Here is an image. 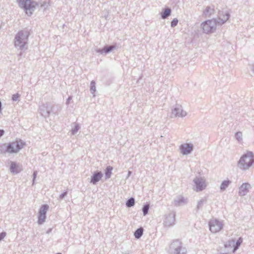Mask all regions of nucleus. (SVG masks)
<instances>
[{
    "label": "nucleus",
    "instance_id": "nucleus-18",
    "mask_svg": "<svg viewBox=\"0 0 254 254\" xmlns=\"http://www.w3.org/2000/svg\"><path fill=\"white\" fill-rule=\"evenodd\" d=\"M49 208V206L48 205H43L40 209L39 213H41L44 215H46L47 211Z\"/></svg>",
    "mask_w": 254,
    "mask_h": 254
},
{
    "label": "nucleus",
    "instance_id": "nucleus-26",
    "mask_svg": "<svg viewBox=\"0 0 254 254\" xmlns=\"http://www.w3.org/2000/svg\"><path fill=\"white\" fill-rule=\"evenodd\" d=\"M5 147L6 145L0 146V154L5 153L6 152V149L5 150L3 147Z\"/></svg>",
    "mask_w": 254,
    "mask_h": 254
},
{
    "label": "nucleus",
    "instance_id": "nucleus-12",
    "mask_svg": "<svg viewBox=\"0 0 254 254\" xmlns=\"http://www.w3.org/2000/svg\"><path fill=\"white\" fill-rule=\"evenodd\" d=\"M25 44V40L23 39L21 37L18 36L15 38V45L16 46L19 47L20 48H22L23 47Z\"/></svg>",
    "mask_w": 254,
    "mask_h": 254
},
{
    "label": "nucleus",
    "instance_id": "nucleus-31",
    "mask_svg": "<svg viewBox=\"0 0 254 254\" xmlns=\"http://www.w3.org/2000/svg\"><path fill=\"white\" fill-rule=\"evenodd\" d=\"M229 243H232L233 245H234V241L233 240L231 241H230L229 242Z\"/></svg>",
    "mask_w": 254,
    "mask_h": 254
},
{
    "label": "nucleus",
    "instance_id": "nucleus-24",
    "mask_svg": "<svg viewBox=\"0 0 254 254\" xmlns=\"http://www.w3.org/2000/svg\"><path fill=\"white\" fill-rule=\"evenodd\" d=\"M178 23V20L177 18H174L172 20L171 23V25L172 27H175Z\"/></svg>",
    "mask_w": 254,
    "mask_h": 254
},
{
    "label": "nucleus",
    "instance_id": "nucleus-16",
    "mask_svg": "<svg viewBox=\"0 0 254 254\" xmlns=\"http://www.w3.org/2000/svg\"><path fill=\"white\" fill-rule=\"evenodd\" d=\"M115 48V46H110L104 47L101 51L102 53H108Z\"/></svg>",
    "mask_w": 254,
    "mask_h": 254
},
{
    "label": "nucleus",
    "instance_id": "nucleus-23",
    "mask_svg": "<svg viewBox=\"0 0 254 254\" xmlns=\"http://www.w3.org/2000/svg\"><path fill=\"white\" fill-rule=\"evenodd\" d=\"M242 243V239L241 238H239V239L237 241L236 243V246L234 248L233 252H235L237 249L238 248V247L241 245V244Z\"/></svg>",
    "mask_w": 254,
    "mask_h": 254
},
{
    "label": "nucleus",
    "instance_id": "nucleus-10",
    "mask_svg": "<svg viewBox=\"0 0 254 254\" xmlns=\"http://www.w3.org/2000/svg\"><path fill=\"white\" fill-rule=\"evenodd\" d=\"M172 10L169 7H167L163 9L161 13V17L163 19H165L168 17L171 14Z\"/></svg>",
    "mask_w": 254,
    "mask_h": 254
},
{
    "label": "nucleus",
    "instance_id": "nucleus-5",
    "mask_svg": "<svg viewBox=\"0 0 254 254\" xmlns=\"http://www.w3.org/2000/svg\"><path fill=\"white\" fill-rule=\"evenodd\" d=\"M222 223L217 220H211L209 222V229L212 233H215L219 232L223 228Z\"/></svg>",
    "mask_w": 254,
    "mask_h": 254
},
{
    "label": "nucleus",
    "instance_id": "nucleus-15",
    "mask_svg": "<svg viewBox=\"0 0 254 254\" xmlns=\"http://www.w3.org/2000/svg\"><path fill=\"white\" fill-rule=\"evenodd\" d=\"M115 48V46H110L104 47L101 51L102 53H108Z\"/></svg>",
    "mask_w": 254,
    "mask_h": 254
},
{
    "label": "nucleus",
    "instance_id": "nucleus-32",
    "mask_svg": "<svg viewBox=\"0 0 254 254\" xmlns=\"http://www.w3.org/2000/svg\"><path fill=\"white\" fill-rule=\"evenodd\" d=\"M46 5V3H45L44 4H43L41 5V7H45V6Z\"/></svg>",
    "mask_w": 254,
    "mask_h": 254
},
{
    "label": "nucleus",
    "instance_id": "nucleus-13",
    "mask_svg": "<svg viewBox=\"0 0 254 254\" xmlns=\"http://www.w3.org/2000/svg\"><path fill=\"white\" fill-rule=\"evenodd\" d=\"M102 174L101 172L95 173L93 175L91 182L93 184H95L96 182H98L102 178Z\"/></svg>",
    "mask_w": 254,
    "mask_h": 254
},
{
    "label": "nucleus",
    "instance_id": "nucleus-28",
    "mask_svg": "<svg viewBox=\"0 0 254 254\" xmlns=\"http://www.w3.org/2000/svg\"><path fill=\"white\" fill-rule=\"evenodd\" d=\"M19 95L18 94H15V95H13V96H12V99L13 100H16L18 98H19Z\"/></svg>",
    "mask_w": 254,
    "mask_h": 254
},
{
    "label": "nucleus",
    "instance_id": "nucleus-30",
    "mask_svg": "<svg viewBox=\"0 0 254 254\" xmlns=\"http://www.w3.org/2000/svg\"><path fill=\"white\" fill-rule=\"evenodd\" d=\"M91 84H92V88H91L93 89V86H95V82H91Z\"/></svg>",
    "mask_w": 254,
    "mask_h": 254
},
{
    "label": "nucleus",
    "instance_id": "nucleus-19",
    "mask_svg": "<svg viewBox=\"0 0 254 254\" xmlns=\"http://www.w3.org/2000/svg\"><path fill=\"white\" fill-rule=\"evenodd\" d=\"M112 170H113V168L110 166H108L106 168L105 174H106V176L107 178H109L111 177Z\"/></svg>",
    "mask_w": 254,
    "mask_h": 254
},
{
    "label": "nucleus",
    "instance_id": "nucleus-9",
    "mask_svg": "<svg viewBox=\"0 0 254 254\" xmlns=\"http://www.w3.org/2000/svg\"><path fill=\"white\" fill-rule=\"evenodd\" d=\"M181 149L182 152L184 154H187L191 151L192 149V146L189 144H185L181 146Z\"/></svg>",
    "mask_w": 254,
    "mask_h": 254
},
{
    "label": "nucleus",
    "instance_id": "nucleus-21",
    "mask_svg": "<svg viewBox=\"0 0 254 254\" xmlns=\"http://www.w3.org/2000/svg\"><path fill=\"white\" fill-rule=\"evenodd\" d=\"M134 204V200L133 198H129L127 202L126 205L127 207H131Z\"/></svg>",
    "mask_w": 254,
    "mask_h": 254
},
{
    "label": "nucleus",
    "instance_id": "nucleus-1",
    "mask_svg": "<svg viewBox=\"0 0 254 254\" xmlns=\"http://www.w3.org/2000/svg\"><path fill=\"white\" fill-rule=\"evenodd\" d=\"M17 2L28 16H31L38 5V3L33 0H17Z\"/></svg>",
    "mask_w": 254,
    "mask_h": 254
},
{
    "label": "nucleus",
    "instance_id": "nucleus-27",
    "mask_svg": "<svg viewBox=\"0 0 254 254\" xmlns=\"http://www.w3.org/2000/svg\"><path fill=\"white\" fill-rule=\"evenodd\" d=\"M6 236V233L4 232H2L0 233V241L2 240L4 237Z\"/></svg>",
    "mask_w": 254,
    "mask_h": 254
},
{
    "label": "nucleus",
    "instance_id": "nucleus-3",
    "mask_svg": "<svg viewBox=\"0 0 254 254\" xmlns=\"http://www.w3.org/2000/svg\"><path fill=\"white\" fill-rule=\"evenodd\" d=\"M25 144L21 140H16L6 145V152L16 153L23 148Z\"/></svg>",
    "mask_w": 254,
    "mask_h": 254
},
{
    "label": "nucleus",
    "instance_id": "nucleus-17",
    "mask_svg": "<svg viewBox=\"0 0 254 254\" xmlns=\"http://www.w3.org/2000/svg\"><path fill=\"white\" fill-rule=\"evenodd\" d=\"M143 234V229L139 228L134 233V236L136 238H139Z\"/></svg>",
    "mask_w": 254,
    "mask_h": 254
},
{
    "label": "nucleus",
    "instance_id": "nucleus-7",
    "mask_svg": "<svg viewBox=\"0 0 254 254\" xmlns=\"http://www.w3.org/2000/svg\"><path fill=\"white\" fill-rule=\"evenodd\" d=\"M194 183L196 185V190L197 191L203 190L206 186L205 182L202 179H196Z\"/></svg>",
    "mask_w": 254,
    "mask_h": 254
},
{
    "label": "nucleus",
    "instance_id": "nucleus-22",
    "mask_svg": "<svg viewBox=\"0 0 254 254\" xmlns=\"http://www.w3.org/2000/svg\"><path fill=\"white\" fill-rule=\"evenodd\" d=\"M46 219V215L39 213V223H42L43 222H44L45 220Z\"/></svg>",
    "mask_w": 254,
    "mask_h": 254
},
{
    "label": "nucleus",
    "instance_id": "nucleus-20",
    "mask_svg": "<svg viewBox=\"0 0 254 254\" xmlns=\"http://www.w3.org/2000/svg\"><path fill=\"white\" fill-rule=\"evenodd\" d=\"M230 184V182L229 181H225L222 182L221 185V190H224L226 188L228 187L229 185Z\"/></svg>",
    "mask_w": 254,
    "mask_h": 254
},
{
    "label": "nucleus",
    "instance_id": "nucleus-6",
    "mask_svg": "<svg viewBox=\"0 0 254 254\" xmlns=\"http://www.w3.org/2000/svg\"><path fill=\"white\" fill-rule=\"evenodd\" d=\"M230 16V13L227 11H219L218 12V20H217V24L219 25L225 23L229 18Z\"/></svg>",
    "mask_w": 254,
    "mask_h": 254
},
{
    "label": "nucleus",
    "instance_id": "nucleus-25",
    "mask_svg": "<svg viewBox=\"0 0 254 254\" xmlns=\"http://www.w3.org/2000/svg\"><path fill=\"white\" fill-rule=\"evenodd\" d=\"M149 208V205H146L143 207V212L144 215H145L146 214H147Z\"/></svg>",
    "mask_w": 254,
    "mask_h": 254
},
{
    "label": "nucleus",
    "instance_id": "nucleus-8",
    "mask_svg": "<svg viewBox=\"0 0 254 254\" xmlns=\"http://www.w3.org/2000/svg\"><path fill=\"white\" fill-rule=\"evenodd\" d=\"M250 185L248 183L243 184L239 188V193L241 195H245L249 191Z\"/></svg>",
    "mask_w": 254,
    "mask_h": 254
},
{
    "label": "nucleus",
    "instance_id": "nucleus-11",
    "mask_svg": "<svg viewBox=\"0 0 254 254\" xmlns=\"http://www.w3.org/2000/svg\"><path fill=\"white\" fill-rule=\"evenodd\" d=\"M214 7L207 6L203 11V14L205 17H210L214 13Z\"/></svg>",
    "mask_w": 254,
    "mask_h": 254
},
{
    "label": "nucleus",
    "instance_id": "nucleus-2",
    "mask_svg": "<svg viewBox=\"0 0 254 254\" xmlns=\"http://www.w3.org/2000/svg\"><path fill=\"white\" fill-rule=\"evenodd\" d=\"M254 162L253 154L249 152L244 155L240 159L239 165L241 169L246 170L250 168Z\"/></svg>",
    "mask_w": 254,
    "mask_h": 254
},
{
    "label": "nucleus",
    "instance_id": "nucleus-4",
    "mask_svg": "<svg viewBox=\"0 0 254 254\" xmlns=\"http://www.w3.org/2000/svg\"><path fill=\"white\" fill-rule=\"evenodd\" d=\"M217 24V19L207 20L201 23V27L203 32H213L215 30Z\"/></svg>",
    "mask_w": 254,
    "mask_h": 254
},
{
    "label": "nucleus",
    "instance_id": "nucleus-14",
    "mask_svg": "<svg viewBox=\"0 0 254 254\" xmlns=\"http://www.w3.org/2000/svg\"><path fill=\"white\" fill-rule=\"evenodd\" d=\"M10 169L13 173H18L20 171L18 165L15 162L11 163Z\"/></svg>",
    "mask_w": 254,
    "mask_h": 254
},
{
    "label": "nucleus",
    "instance_id": "nucleus-29",
    "mask_svg": "<svg viewBox=\"0 0 254 254\" xmlns=\"http://www.w3.org/2000/svg\"><path fill=\"white\" fill-rule=\"evenodd\" d=\"M4 131L3 130L0 129V136H2L3 134Z\"/></svg>",
    "mask_w": 254,
    "mask_h": 254
}]
</instances>
